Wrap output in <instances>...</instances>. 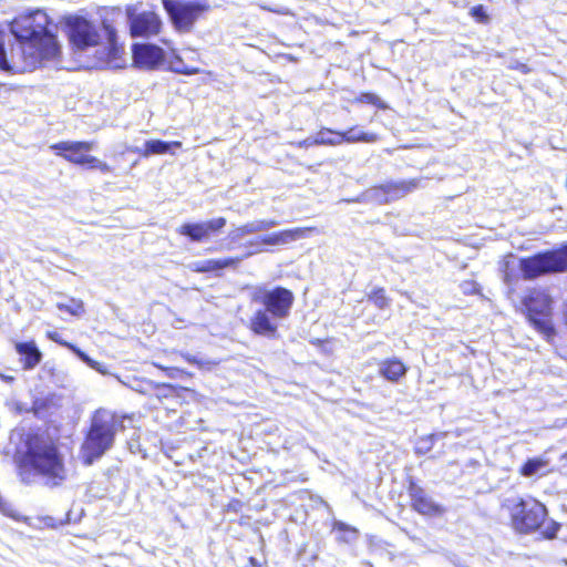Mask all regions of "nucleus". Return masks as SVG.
<instances>
[{
	"label": "nucleus",
	"mask_w": 567,
	"mask_h": 567,
	"mask_svg": "<svg viewBox=\"0 0 567 567\" xmlns=\"http://www.w3.org/2000/svg\"><path fill=\"white\" fill-rule=\"evenodd\" d=\"M70 43L89 69H121L125 65L124 50L118 45L115 31L103 24L97 27L82 17L68 20Z\"/></svg>",
	"instance_id": "nucleus-1"
},
{
	"label": "nucleus",
	"mask_w": 567,
	"mask_h": 567,
	"mask_svg": "<svg viewBox=\"0 0 567 567\" xmlns=\"http://www.w3.org/2000/svg\"><path fill=\"white\" fill-rule=\"evenodd\" d=\"M62 401L63 398L56 394L38 398V417H44L47 413L53 416L48 421L41 439L38 437V480L48 487L60 485L66 477L63 456L56 446L61 437V416L58 411L62 406Z\"/></svg>",
	"instance_id": "nucleus-2"
},
{
	"label": "nucleus",
	"mask_w": 567,
	"mask_h": 567,
	"mask_svg": "<svg viewBox=\"0 0 567 567\" xmlns=\"http://www.w3.org/2000/svg\"><path fill=\"white\" fill-rule=\"evenodd\" d=\"M16 42L10 43L0 28V71L11 74L35 69V17L33 12L16 17L10 25Z\"/></svg>",
	"instance_id": "nucleus-3"
},
{
	"label": "nucleus",
	"mask_w": 567,
	"mask_h": 567,
	"mask_svg": "<svg viewBox=\"0 0 567 567\" xmlns=\"http://www.w3.org/2000/svg\"><path fill=\"white\" fill-rule=\"evenodd\" d=\"M126 415H120L107 409L96 410L90 423V429L80 449V458L85 465H92L110 451L115 436L125 429Z\"/></svg>",
	"instance_id": "nucleus-4"
},
{
	"label": "nucleus",
	"mask_w": 567,
	"mask_h": 567,
	"mask_svg": "<svg viewBox=\"0 0 567 567\" xmlns=\"http://www.w3.org/2000/svg\"><path fill=\"white\" fill-rule=\"evenodd\" d=\"M503 507L509 513L514 529L524 534L538 529L547 516L546 507L533 497H508Z\"/></svg>",
	"instance_id": "nucleus-5"
},
{
	"label": "nucleus",
	"mask_w": 567,
	"mask_h": 567,
	"mask_svg": "<svg viewBox=\"0 0 567 567\" xmlns=\"http://www.w3.org/2000/svg\"><path fill=\"white\" fill-rule=\"evenodd\" d=\"M38 68L61 69L62 50L56 39L58 24L49 22L48 16L38 9Z\"/></svg>",
	"instance_id": "nucleus-6"
},
{
	"label": "nucleus",
	"mask_w": 567,
	"mask_h": 567,
	"mask_svg": "<svg viewBox=\"0 0 567 567\" xmlns=\"http://www.w3.org/2000/svg\"><path fill=\"white\" fill-rule=\"evenodd\" d=\"M551 303L553 299L545 289H534L524 299L529 322L547 338L554 333L550 320Z\"/></svg>",
	"instance_id": "nucleus-7"
},
{
	"label": "nucleus",
	"mask_w": 567,
	"mask_h": 567,
	"mask_svg": "<svg viewBox=\"0 0 567 567\" xmlns=\"http://www.w3.org/2000/svg\"><path fill=\"white\" fill-rule=\"evenodd\" d=\"M162 3L172 24L179 33L190 32L195 22L208 8L197 0H162Z\"/></svg>",
	"instance_id": "nucleus-8"
},
{
	"label": "nucleus",
	"mask_w": 567,
	"mask_h": 567,
	"mask_svg": "<svg viewBox=\"0 0 567 567\" xmlns=\"http://www.w3.org/2000/svg\"><path fill=\"white\" fill-rule=\"evenodd\" d=\"M519 268L526 279H533L547 272L564 271L567 269V246L560 250L522 259Z\"/></svg>",
	"instance_id": "nucleus-9"
},
{
	"label": "nucleus",
	"mask_w": 567,
	"mask_h": 567,
	"mask_svg": "<svg viewBox=\"0 0 567 567\" xmlns=\"http://www.w3.org/2000/svg\"><path fill=\"white\" fill-rule=\"evenodd\" d=\"M19 443L14 451V463L18 475L25 483H31L35 476V435L18 432Z\"/></svg>",
	"instance_id": "nucleus-10"
},
{
	"label": "nucleus",
	"mask_w": 567,
	"mask_h": 567,
	"mask_svg": "<svg viewBox=\"0 0 567 567\" xmlns=\"http://www.w3.org/2000/svg\"><path fill=\"white\" fill-rule=\"evenodd\" d=\"M254 301L260 302L274 319H284L289 315L293 302V295L286 288L274 290H258L252 296Z\"/></svg>",
	"instance_id": "nucleus-11"
},
{
	"label": "nucleus",
	"mask_w": 567,
	"mask_h": 567,
	"mask_svg": "<svg viewBox=\"0 0 567 567\" xmlns=\"http://www.w3.org/2000/svg\"><path fill=\"white\" fill-rule=\"evenodd\" d=\"M126 16L132 37H151L159 32L162 21L155 12L138 11L137 6H130Z\"/></svg>",
	"instance_id": "nucleus-12"
},
{
	"label": "nucleus",
	"mask_w": 567,
	"mask_h": 567,
	"mask_svg": "<svg viewBox=\"0 0 567 567\" xmlns=\"http://www.w3.org/2000/svg\"><path fill=\"white\" fill-rule=\"evenodd\" d=\"M95 147L94 142L65 141L52 145L56 154L70 163L81 166H89L92 155L90 152Z\"/></svg>",
	"instance_id": "nucleus-13"
},
{
	"label": "nucleus",
	"mask_w": 567,
	"mask_h": 567,
	"mask_svg": "<svg viewBox=\"0 0 567 567\" xmlns=\"http://www.w3.org/2000/svg\"><path fill=\"white\" fill-rule=\"evenodd\" d=\"M134 64L141 69H155L164 61V51L151 43H141L133 45Z\"/></svg>",
	"instance_id": "nucleus-14"
},
{
	"label": "nucleus",
	"mask_w": 567,
	"mask_h": 567,
	"mask_svg": "<svg viewBox=\"0 0 567 567\" xmlns=\"http://www.w3.org/2000/svg\"><path fill=\"white\" fill-rule=\"evenodd\" d=\"M412 507L421 515L435 516L441 515L444 509L433 502L425 491L417 484L411 482L409 486Z\"/></svg>",
	"instance_id": "nucleus-15"
},
{
	"label": "nucleus",
	"mask_w": 567,
	"mask_h": 567,
	"mask_svg": "<svg viewBox=\"0 0 567 567\" xmlns=\"http://www.w3.org/2000/svg\"><path fill=\"white\" fill-rule=\"evenodd\" d=\"M225 225L226 219L218 217L204 223L184 224L179 227L178 233L188 236L194 241H202L208 238L212 233L221 229Z\"/></svg>",
	"instance_id": "nucleus-16"
},
{
	"label": "nucleus",
	"mask_w": 567,
	"mask_h": 567,
	"mask_svg": "<svg viewBox=\"0 0 567 567\" xmlns=\"http://www.w3.org/2000/svg\"><path fill=\"white\" fill-rule=\"evenodd\" d=\"M250 328L257 334L274 336L277 331V323L272 320L269 311L265 309L257 310L250 319Z\"/></svg>",
	"instance_id": "nucleus-17"
},
{
	"label": "nucleus",
	"mask_w": 567,
	"mask_h": 567,
	"mask_svg": "<svg viewBox=\"0 0 567 567\" xmlns=\"http://www.w3.org/2000/svg\"><path fill=\"white\" fill-rule=\"evenodd\" d=\"M240 260V258L196 260L190 262L188 268L195 272H213L229 267H236Z\"/></svg>",
	"instance_id": "nucleus-18"
},
{
	"label": "nucleus",
	"mask_w": 567,
	"mask_h": 567,
	"mask_svg": "<svg viewBox=\"0 0 567 567\" xmlns=\"http://www.w3.org/2000/svg\"><path fill=\"white\" fill-rule=\"evenodd\" d=\"M307 231H309L307 228L287 229L262 237L261 243L270 246H282L305 237Z\"/></svg>",
	"instance_id": "nucleus-19"
},
{
	"label": "nucleus",
	"mask_w": 567,
	"mask_h": 567,
	"mask_svg": "<svg viewBox=\"0 0 567 567\" xmlns=\"http://www.w3.org/2000/svg\"><path fill=\"white\" fill-rule=\"evenodd\" d=\"M420 182V179L389 182L383 184L381 189L388 195L389 199H398L416 189Z\"/></svg>",
	"instance_id": "nucleus-20"
},
{
	"label": "nucleus",
	"mask_w": 567,
	"mask_h": 567,
	"mask_svg": "<svg viewBox=\"0 0 567 567\" xmlns=\"http://www.w3.org/2000/svg\"><path fill=\"white\" fill-rule=\"evenodd\" d=\"M48 337L49 339L66 347L68 349H70L73 353L76 354V357L83 361L84 363H86L90 368L101 372V373H106V371L103 369L102 364L99 363L97 361H94L93 359H91L87 354H85L83 351H81L76 346L72 344V343H69L66 341H63L61 340L60 338V334L55 331H49L48 332Z\"/></svg>",
	"instance_id": "nucleus-21"
},
{
	"label": "nucleus",
	"mask_w": 567,
	"mask_h": 567,
	"mask_svg": "<svg viewBox=\"0 0 567 567\" xmlns=\"http://www.w3.org/2000/svg\"><path fill=\"white\" fill-rule=\"evenodd\" d=\"M181 146V142H164L161 140H150L145 142L143 150L136 148L135 151L138 152L142 156L148 157L151 155L168 153L171 152L172 147Z\"/></svg>",
	"instance_id": "nucleus-22"
},
{
	"label": "nucleus",
	"mask_w": 567,
	"mask_h": 567,
	"mask_svg": "<svg viewBox=\"0 0 567 567\" xmlns=\"http://www.w3.org/2000/svg\"><path fill=\"white\" fill-rule=\"evenodd\" d=\"M379 372L386 380L395 382L406 373V367L398 359H389L380 364Z\"/></svg>",
	"instance_id": "nucleus-23"
},
{
	"label": "nucleus",
	"mask_w": 567,
	"mask_h": 567,
	"mask_svg": "<svg viewBox=\"0 0 567 567\" xmlns=\"http://www.w3.org/2000/svg\"><path fill=\"white\" fill-rule=\"evenodd\" d=\"M16 350L20 355L23 369L29 370L35 365V343L33 341L18 342Z\"/></svg>",
	"instance_id": "nucleus-24"
},
{
	"label": "nucleus",
	"mask_w": 567,
	"mask_h": 567,
	"mask_svg": "<svg viewBox=\"0 0 567 567\" xmlns=\"http://www.w3.org/2000/svg\"><path fill=\"white\" fill-rule=\"evenodd\" d=\"M344 142L343 132H336L330 128H322L313 138L312 144L338 146Z\"/></svg>",
	"instance_id": "nucleus-25"
},
{
	"label": "nucleus",
	"mask_w": 567,
	"mask_h": 567,
	"mask_svg": "<svg viewBox=\"0 0 567 567\" xmlns=\"http://www.w3.org/2000/svg\"><path fill=\"white\" fill-rule=\"evenodd\" d=\"M56 308L60 311L66 312L73 317H82L85 312L84 303L80 299L69 298L64 301L56 302Z\"/></svg>",
	"instance_id": "nucleus-26"
},
{
	"label": "nucleus",
	"mask_w": 567,
	"mask_h": 567,
	"mask_svg": "<svg viewBox=\"0 0 567 567\" xmlns=\"http://www.w3.org/2000/svg\"><path fill=\"white\" fill-rule=\"evenodd\" d=\"M344 142L347 143H374L378 141V135L370 132L358 131L357 127L343 132Z\"/></svg>",
	"instance_id": "nucleus-27"
},
{
	"label": "nucleus",
	"mask_w": 567,
	"mask_h": 567,
	"mask_svg": "<svg viewBox=\"0 0 567 567\" xmlns=\"http://www.w3.org/2000/svg\"><path fill=\"white\" fill-rule=\"evenodd\" d=\"M548 465V461L544 458H530L522 467L520 474L529 477L540 473Z\"/></svg>",
	"instance_id": "nucleus-28"
},
{
	"label": "nucleus",
	"mask_w": 567,
	"mask_h": 567,
	"mask_svg": "<svg viewBox=\"0 0 567 567\" xmlns=\"http://www.w3.org/2000/svg\"><path fill=\"white\" fill-rule=\"evenodd\" d=\"M279 223L275 219H262V220H254L244 225V230L248 233V235L266 231L272 227H276Z\"/></svg>",
	"instance_id": "nucleus-29"
},
{
	"label": "nucleus",
	"mask_w": 567,
	"mask_h": 567,
	"mask_svg": "<svg viewBox=\"0 0 567 567\" xmlns=\"http://www.w3.org/2000/svg\"><path fill=\"white\" fill-rule=\"evenodd\" d=\"M171 69L172 71L179 74L192 75L200 73L199 68L186 65L183 61V58L179 55H176L175 59L171 61Z\"/></svg>",
	"instance_id": "nucleus-30"
},
{
	"label": "nucleus",
	"mask_w": 567,
	"mask_h": 567,
	"mask_svg": "<svg viewBox=\"0 0 567 567\" xmlns=\"http://www.w3.org/2000/svg\"><path fill=\"white\" fill-rule=\"evenodd\" d=\"M369 301H372L373 305L379 309H385L389 307L390 301L385 296V291L383 288H379L374 290L371 295L368 297Z\"/></svg>",
	"instance_id": "nucleus-31"
},
{
	"label": "nucleus",
	"mask_w": 567,
	"mask_h": 567,
	"mask_svg": "<svg viewBox=\"0 0 567 567\" xmlns=\"http://www.w3.org/2000/svg\"><path fill=\"white\" fill-rule=\"evenodd\" d=\"M183 358L192 363V364H196L198 368L200 369H210L213 365H216L217 362L215 361H212L209 359H204V358H197L195 355H192V354H183Z\"/></svg>",
	"instance_id": "nucleus-32"
},
{
	"label": "nucleus",
	"mask_w": 567,
	"mask_h": 567,
	"mask_svg": "<svg viewBox=\"0 0 567 567\" xmlns=\"http://www.w3.org/2000/svg\"><path fill=\"white\" fill-rule=\"evenodd\" d=\"M87 167L89 168L99 169L100 172H102L104 174H107V173L112 172V168H111V166L109 164H106L105 162L99 159L95 156H92Z\"/></svg>",
	"instance_id": "nucleus-33"
},
{
	"label": "nucleus",
	"mask_w": 567,
	"mask_h": 567,
	"mask_svg": "<svg viewBox=\"0 0 567 567\" xmlns=\"http://www.w3.org/2000/svg\"><path fill=\"white\" fill-rule=\"evenodd\" d=\"M359 101L363 102V103L373 104V105H377V106L382 107V109L385 107V105L381 102L380 97L377 96L373 93H363V94H361V96L359 97Z\"/></svg>",
	"instance_id": "nucleus-34"
},
{
	"label": "nucleus",
	"mask_w": 567,
	"mask_h": 567,
	"mask_svg": "<svg viewBox=\"0 0 567 567\" xmlns=\"http://www.w3.org/2000/svg\"><path fill=\"white\" fill-rule=\"evenodd\" d=\"M471 14L480 22H486L488 19L483 6L473 7Z\"/></svg>",
	"instance_id": "nucleus-35"
},
{
	"label": "nucleus",
	"mask_w": 567,
	"mask_h": 567,
	"mask_svg": "<svg viewBox=\"0 0 567 567\" xmlns=\"http://www.w3.org/2000/svg\"><path fill=\"white\" fill-rule=\"evenodd\" d=\"M509 68H511V69H513V70H518V71H519V72H522L523 74H527V73H529V71H530V70H529V68H528L526 64L520 63V62H517V61H516V62H514V63H512V64L509 65Z\"/></svg>",
	"instance_id": "nucleus-36"
},
{
	"label": "nucleus",
	"mask_w": 567,
	"mask_h": 567,
	"mask_svg": "<svg viewBox=\"0 0 567 567\" xmlns=\"http://www.w3.org/2000/svg\"><path fill=\"white\" fill-rule=\"evenodd\" d=\"M248 233L244 230V225L241 227H238L231 233L233 239H241L243 237L247 236Z\"/></svg>",
	"instance_id": "nucleus-37"
},
{
	"label": "nucleus",
	"mask_w": 567,
	"mask_h": 567,
	"mask_svg": "<svg viewBox=\"0 0 567 567\" xmlns=\"http://www.w3.org/2000/svg\"><path fill=\"white\" fill-rule=\"evenodd\" d=\"M334 527H336L337 529H339V530H346V529H348L347 525H346L344 523H342V522H337V523L334 524ZM349 530H350V532H352V533H355V529H353V528H349Z\"/></svg>",
	"instance_id": "nucleus-38"
},
{
	"label": "nucleus",
	"mask_w": 567,
	"mask_h": 567,
	"mask_svg": "<svg viewBox=\"0 0 567 567\" xmlns=\"http://www.w3.org/2000/svg\"><path fill=\"white\" fill-rule=\"evenodd\" d=\"M557 528H558L557 526H554L550 532L547 530L545 533L546 537L547 538H553L556 535Z\"/></svg>",
	"instance_id": "nucleus-39"
},
{
	"label": "nucleus",
	"mask_w": 567,
	"mask_h": 567,
	"mask_svg": "<svg viewBox=\"0 0 567 567\" xmlns=\"http://www.w3.org/2000/svg\"><path fill=\"white\" fill-rule=\"evenodd\" d=\"M312 142H313V140L307 138V140H305V141L300 142V143H299V146H300V147H303V146H305V147H306V146H310V145H313V144H312Z\"/></svg>",
	"instance_id": "nucleus-40"
},
{
	"label": "nucleus",
	"mask_w": 567,
	"mask_h": 567,
	"mask_svg": "<svg viewBox=\"0 0 567 567\" xmlns=\"http://www.w3.org/2000/svg\"><path fill=\"white\" fill-rule=\"evenodd\" d=\"M51 520H52V518H50V517L40 519V522L44 523L47 526H52ZM38 522H39V518H38Z\"/></svg>",
	"instance_id": "nucleus-41"
},
{
	"label": "nucleus",
	"mask_w": 567,
	"mask_h": 567,
	"mask_svg": "<svg viewBox=\"0 0 567 567\" xmlns=\"http://www.w3.org/2000/svg\"><path fill=\"white\" fill-rule=\"evenodd\" d=\"M504 279H505V281H506L507 284H509V275H508L507 272L505 274V278H504Z\"/></svg>",
	"instance_id": "nucleus-42"
},
{
	"label": "nucleus",
	"mask_w": 567,
	"mask_h": 567,
	"mask_svg": "<svg viewBox=\"0 0 567 567\" xmlns=\"http://www.w3.org/2000/svg\"><path fill=\"white\" fill-rule=\"evenodd\" d=\"M187 52H188L189 54L194 55V56H195V55H196V56L198 55V54H197L195 51H193V50H188Z\"/></svg>",
	"instance_id": "nucleus-43"
},
{
	"label": "nucleus",
	"mask_w": 567,
	"mask_h": 567,
	"mask_svg": "<svg viewBox=\"0 0 567 567\" xmlns=\"http://www.w3.org/2000/svg\"><path fill=\"white\" fill-rule=\"evenodd\" d=\"M37 355H38V363H39V362H40V359H41V353H40V351H39V350H38V352H37Z\"/></svg>",
	"instance_id": "nucleus-44"
},
{
	"label": "nucleus",
	"mask_w": 567,
	"mask_h": 567,
	"mask_svg": "<svg viewBox=\"0 0 567 567\" xmlns=\"http://www.w3.org/2000/svg\"><path fill=\"white\" fill-rule=\"evenodd\" d=\"M4 379H6L7 381H11V380H13V378H12V377H6Z\"/></svg>",
	"instance_id": "nucleus-45"
},
{
	"label": "nucleus",
	"mask_w": 567,
	"mask_h": 567,
	"mask_svg": "<svg viewBox=\"0 0 567 567\" xmlns=\"http://www.w3.org/2000/svg\"><path fill=\"white\" fill-rule=\"evenodd\" d=\"M563 460L567 461V452L563 455Z\"/></svg>",
	"instance_id": "nucleus-46"
}]
</instances>
